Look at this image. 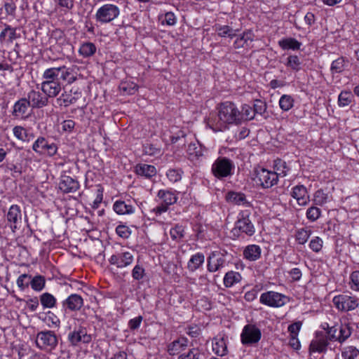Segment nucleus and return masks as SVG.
<instances>
[{
  "instance_id": "1",
  "label": "nucleus",
  "mask_w": 359,
  "mask_h": 359,
  "mask_svg": "<svg viewBox=\"0 0 359 359\" xmlns=\"http://www.w3.org/2000/svg\"><path fill=\"white\" fill-rule=\"evenodd\" d=\"M42 79L41 90L52 99L60 95L63 88L62 81L72 84L77 80V72L73 67H50L43 72Z\"/></svg>"
},
{
  "instance_id": "2",
  "label": "nucleus",
  "mask_w": 359,
  "mask_h": 359,
  "mask_svg": "<svg viewBox=\"0 0 359 359\" xmlns=\"http://www.w3.org/2000/svg\"><path fill=\"white\" fill-rule=\"evenodd\" d=\"M217 117L214 120H210L209 124L211 128L215 131H224L228 128L230 124H239V109L231 102H224L217 108Z\"/></svg>"
},
{
  "instance_id": "3",
  "label": "nucleus",
  "mask_w": 359,
  "mask_h": 359,
  "mask_svg": "<svg viewBox=\"0 0 359 359\" xmlns=\"http://www.w3.org/2000/svg\"><path fill=\"white\" fill-rule=\"evenodd\" d=\"M235 165L232 160L227 157L219 156L212 163L211 172L219 180H222L233 175Z\"/></svg>"
},
{
  "instance_id": "4",
  "label": "nucleus",
  "mask_w": 359,
  "mask_h": 359,
  "mask_svg": "<svg viewBox=\"0 0 359 359\" xmlns=\"http://www.w3.org/2000/svg\"><path fill=\"white\" fill-rule=\"evenodd\" d=\"M250 213L248 210L241 211L238 214V220L231 233L233 236L238 237L241 233L252 236L255 233V228L250 219Z\"/></svg>"
},
{
  "instance_id": "5",
  "label": "nucleus",
  "mask_w": 359,
  "mask_h": 359,
  "mask_svg": "<svg viewBox=\"0 0 359 359\" xmlns=\"http://www.w3.org/2000/svg\"><path fill=\"white\" fill-rule=\"evenodd\" d=\"M179 192L170 189H160L157 193V197L161 201V203L152 210L156 215H161L169 209V207L177 203Z\"/></svg>"
},
{
  "instance_id": "6",
  "label": "nucleus",
  "mask_w": 359,
  "mask_h": 359,
  "mask_svg": "<svg viewBox=\"0 0 359 359\" xmlns=\"http://www.w3.org/2000/svg\"><path fill=\"white\" fill-rule=\"evenodd\" d=\"M254 175L253 180L258 187L262 189L271 188L278 182L276 172H273L264 168H255Z\"/></svg>"
},
{
  "instance_id": "7",
  "label": "nucleus",
  "mask_w": 359,
  "mask_h": 359,
  "mask_svg": "<svg viewBox=\"0 0 359 359\" xmlns=\"http://www.w3.org/2000/svg\"><path fill=\"white\" fill-rule=\"evenodd\" d=\"M229 256L226 250L212 251L207 258V270L210 273H215L225 267L229 261Z\"/></svg>"
},
{
  "instance_id": "8",
  "label": "nucleus",
  "mask_w": 359,
  "mask_h": 359,
  "mask_svg": "<svg viewBox=\"0 0 359 359\" xmlns=\"http://www.w3.org/2000/svg\"><path fill=\"white\" fill-rule=\"evenodd\" d=\"M120 15V8L113 4H105L96 11L95 20L100 24H107L117 18Z\"/></svg>"
},
{
  "instance_id": "9",
  "label": "nucleus",
  "mask_w": 359,
  "mask_h": 359,
  "mask_svg": "<svg viewBox=\"0 0 359 359\" xmlns=\"http://www.w3.org/2000/svg\"><path fill=\"white\" fill-rule=\"evenodd\" d=\"M57 343V337L52 330L41 331L36 335V344L41 350L52 351Z\"/></svg>"
},
{
  "instance_id": "10",
  "label": "nucleus",
  "mask_w": 359,
  "mask_h": 359,
  "mask_svg": "<svg viewBox=\"0 0 359 359\" xmlns=\"http://www.w3.org/2000/svg\"><path fill=\"white\" fill-rule=\"evenodd\" d=\"M332 302L339 311L343 312L353 311L359 305L358 298L345 293L334 296Z\"/></svg>"
},
{
  "instance_id": "11",
  "label": "nucleus",
  "mask_w": 359,
  "mask_h": 359,
  "mask_svg": "<svg viewBox=\"0 0 359 359\" xmlns=\"http://www.w3.org/2000/svg\"><path fill=\"white\" fill-rule=\"evenodd\" d=\"M261 337L262 332L255 324L245 325L241 334V343L245 346H252L257 344Z\"/></svg>"
},
{
  "instance_id": "12",
  "label": "nucleus",
  "mask_w": 359,
  "mask_h": 359,
  "mask_svg": "<svg viewBox=\"0 0 359 359\" xmlns=\"http://www.w3.org/2000/svg\"><path fill=\"white\" fill-rule=\"evenodd\" d=\"M32 149L39 155L46 154L48 156H53L57 152V147L56 144L49 143L48 140L43 136H39L34 142Z\"/></svg>"
},
{
  "instance_id": "13",
  "label": "nucleus",
  "mask_w": 359,
  "mask_h": 359,
  "mask_svg": "<svg viewBox=\"0 0 359 359\" xmlns=\"http://www.w3.org/2000/svg\"><path fill=\"white\" fill-rule=\"evenodd\" d=\"M67 338L73 346H78L81 344H89L92 341L91 334H88L86 327L81 325L75 327L74 330L68 334Z\"/></svg>"
},
{
  "instance_id": "14",
  "label": "nucleus",
  "mask_w": 359,
  "mask_h": 359,
  "mask_svg": "<svg viewBox=\"0 0 359 359\" xmlns=\"http://www.w3.org/2000/svg\"><path fill=\"white\" fill-rule=\"evenodd\" d=\"M286 299L287 297L281 293L267 291L260 295L259 302L269 307L278 308L285 304Z\"/></svg>"
},
{
  "instance_id": "15",
  "label": "nucleus",
  "mask_w": 359,
  "mask_h": 359,
  "mask_svg": "<svg viewBox=\"0 0 359 359\" xmlns=\"http://www.w3.org/2000/svg\"><path fill=\"white\" fill-rule=\"evenodd\" d=\"M83 297L78 294H71L62 303V310L65 313L79 311L83 306Z\"/></svg>"
},
{
  "instance_id": "16",
  "label": "nucleus",
  "mask_w": 359,
  "mask_h": 359,
  "mask_svg": "<svg viewBox=\"0 0 359 359\" xmlns=\"http://www.w3.org/2000/svg\"><path fill=\"white\" fill-rule=\"evenodd\" d=\"M329 341L327 335L323 332H316L315 337L309 345V353H325L327 350Z\"/></svg>"
},
{
  "instance_id": "17",
  "label": "nucleus",
  "mask_w": 359,
  "mask_h": 359,
  "mask_svg": "<svg viewBox=\"0 0 359 359\" xmlns=\"http://www.w3.org/2000/svg\"><path fill=\"white\" fill-rule=\"evenodd\" d=\"M27 99L32 109H41L48 105L50 98L42 91L31 90L27 93Z\"/></svg>"
},
{
  "instance_id": "18",
  "label": "nucleus",
  "mask_w": 359,
  "mask_h": 359,
  "mask_svg": "<svg viewBox=\"0 0 359 359\" xmlns=\"http://www.w3.org/2000/svg\"><path fill=\"white\" fill-rule=\"evenodd\" d=\"M29 107H31L30 102L27 97L20 98L15 102L11 114L16 119L25 120L29 116Z\"/></svg>"
},
{
  "instance_id": "19",
  "label": "nucleus",
  "mask_w": 359,
  "mask_h": 359,
  "mask_svg": "<svg viewBox=\"0 0 359 359\" xmlns=\"http://www.w3.org/2000/svg\"><path fill=\"white\" fill-rule=\"evenodd\" d=\"M133 260V255L127 251L112 255L109 259V262L111 265H115L117 268L122 269L131 265Z\"/></svg>"
},
{
  "instance_id": "20",
  "label": "nucleus",
  "mask_w": 359,
  "mask_h": 359,
  "mask_svg": "<svg viewBox=\"0 0 359 359\" xmlns=\"http://www.w3.org/2000/svg\"><path fill=\"white\" fill-rule=\"evenodd\" d=\"M290 196L296 199L298 205L300 206H306L310 202L308 191L305 186L298 184L292 188Z\"/></svg>"
},
{
  "instance_id": "21",
  "label": "nucleus",
  "mask_w": 359,
  "mask_h": 359,
  "mask_svg": "<svg viewBox=\"0 0 359 359\" xmlns=\"http://www.w3.org/2000/svg\"><path fill=\"white\" fill-rule=\"evenodd\" d=\"M188 343L189 339L186 337L181 336L178 337L167 346L168 353L171 356L179 355L182 353V351L187 348Z\"/></svg>"
},
{
  "instance_id": "22",
  "label": "nucleus",
  "mask_w": 359,
  "mask_h": 359,
  "mask_svg": "<svg viewBox=\"0 0 359 359\" xmlns=\"http://www.w3.org/2000/svg\"><path fill=\"white\" fill-rule=\"evenodd\" d=\"M6 217L13 232H15V230L18 228V224L21 223L22 220V213L20 206L18 205H12L8 210Z\"/></svg>"
},
{
  "instance_id": "23",
  "label": "nucleus",
  "mask_w": 359,
  "mask_h": 359,
  "mask_svg": "<svg viewBox=\"0 0 359 359\" xmlns=\"http://www.w3.org/2000/svg\"><path fill=\"white\" fill-rule=\"evenodd\" d=\"M80 187L79 182L70 176L62 175L61 177L59 189L65 194L76 192Z\"/></svg>"
},
{
  "instance_id": "24",
  "label": "nucleus",
  "mask_w": 359,
  "mask_h": 359,
  "mask_svg": "<svg viewBox=\"0 0 359 359\" xmlns=\"http://www.w3.org/2000/svg\"><path fill=\"white\" fill-rule=\"evenodd\" d=\"M226 200L227 202L237 205H245L250 207V202L248 201L246 196L242 192L229 191L226 194Z\"/></svg>"
},
{
  "instance_id": "25",
  "label": "nucleus",
  "mask_w": 359,
  "mask_h": 359,
  "mask_svg": "<svg viewBox=\"0 0 359 359\" xmlns=\"http://www.w3.org/2000/svg\"><path fill=\"white\" fill-rule=\"evenodd\" d=\"M113 209L118 215H131L135 212V208L130 201L118 200L113 205Z\"/></svg>"
},
{
  "instance_id": "26",
  "label": "nucleus",
  "mask_w": 359,
  "mask_h": 359,
  "mask_svg": "<svg viewBox=\"0 0 359 359\" xmlns=\"http://www.w3.org/2000/svg\"><path fill=\"white\" fill-rule=\"evenodd\" d=\"M135 173L140 176L150 179L156 175V169L152 165L139 163L135 168Z\"/></svg>"
},
{
  "instance_id": "27",
  "label": "nucleus",
  "mask_w": 359,
  "mask_h": 359,
  "mask_svg": "<svg viewBox=\"0 0 359 359\" xmlns=\"http://www.w3.org/2000/svg\"><path fill=\"white\" fill-rule=\"evenodd\" d=\"M205 262V255L202 252L193 255L187 263V269L190 272H194L203 266Z\"/></svg>"
},
{
  "instance_id": "28",
  "label": "nucleus",
  "mask_w": 359,
  "mask_h": 359,
  "mask_svg": "<svg viewBox=\"0 0 359 359\" xmlns=\"http://www.w3.org/2000/svg\"><path fill=\"white\" fill-rule=\"evenodd\" d=\"M348 60L343 56L339 57L333 60L330 66V72L332 75L342 73L348 67Z\"/></svg>"
},
{
  "instance_id": "29",
  "label": "nucleus",
  "mask_w": 359,
  "mask_h": 359,
  "mask_svg": "<svg viewBox=\"0 0 359 359\" xmlns=\"http://www.w3.org/2000/svg\"><path fill=\"white\" fill-rule=\"evenodd\" d=\"M302 43L294 38H283L278 41V46L283 50H298L301 48Z\"/></svg>"
},
{
  "instance_id": "30",
  "label": "nucleus",
  "mask_w": 359,
  "mask_h": 359,
  "mask_svg": "<svg viewBox=\"0 0 359 359\" xmlns=\"http://www.w3.org/2000/svg\"><path fill=\"white\" fill-rule=\"evenodd\" d=\"M261 248L257 245H249L243 250V257L249 261H256L261 257Z\"/></svg>"
},
{
  "instance_id": "31",
  "label": "nucleus",
  "mask_w": 359,
  "mask_h": 359,
  "mask_svg": "<svg viewBox=\"0 0 359 359\" xmlns=\"http://www.w3.org/2000/svg\"><path fill=\"white\" fill-rule=\"evenodd\" d=\"M242 280V276L240 273L229 271L226 272L224 276L223 283L226 287H231L234 285L239 283Z\"/></svg>"
},
{
  "instance_id": "32",
  "label": "nucleus",
  "mask_w": 359,
  "mask_h": 359,
  "mask_svg": "<svg viewBox=\"0 0 359 359\" xmlns=\"http://www.w3.org/2000/svg\"><path fill=\"white\" fill-rule=\"evenodd\" d=\"M13 135L22 142H29L34 138V134L29 133L27 130L21 126H15L13 128Z\"/></svg>"
},
{
  "instance_id": "33",
  "label": "nucleus",
  "mask_w": 359,
  "mask_h": 359,
  "mask_svg": "<svg viewBox=\"0 0 359 359\" xmlns=\"http://www.w3.org/2000/svg\"><path fill=\"white\" fill-rule=\"evenodd\" d=\"M212 351L219 356H224L227 354V346L224 337L214 339Z\"/></svg>"
},
{
  "instance_id": "34",
  "label": "nucleus",
  "mask_w": 359,
  "mask_h": 359,
  "mask_svg": "<svg viewBox=\"0 0 359 359\" xmlns=\"http://www.w3.org/2000/svg\"><path fill=\"white\" fill-rule=\"evenodd\" d=\"M97 50L95 45L92 42H83L79 49V53L84 58L93 56Z\"/></svg>"
},
{
  "instance_id": "35",
  "label": "nucleus",
  "mask_w": 359,
  "mask_h": 359,
  "mask_svg": "<svg viewBox=\"0 0 359 359\" xmlns=\"http://www.w3.org/2000/svg\"><path fill=\"white\" fill-rule=\"evenodd\" d=\"M40 302L44 309H53L57 304L56 298L49 292H44L40 295Z\"/></svg>"
},
{
  "instance_id": "36",
  "label": "nucleus",
  "mask_w": 359,
  "mask_h": 359,
  "mask_svg": "<svg viewBox=\"0 0 359 359\" xmlns=\"http://www.w3.org/2000/svg\"><path fill=\"white\" fill-rule=\"evenodd\" d=\"M77 98L72 96L71 93L63 91L61 95L56 99L57 104L59 106H64L65 107L76 103Z\"/></svg>"
},
{
  "instance_id": "37",
  "label": "nucleus",
  "mask_w": 359,
  "mask_h": 359,
  "mask_svg": "<svg viewBox=\"0 0 359 359\" xmlns=\"http://www.w3.org/2000/svg\"><path fill=\"white\" fill-rule=\"evenodd\" d=\"M255 116L253 107L248 104H243L241 107V110H239V123H241L243 121L252 120Z\"/></svg>"
},
{
  "instance_id": "38",
  "label": "nucleus",
  "mask_w": 359,
  "mask_h": 359,
  "mask_svg": "<svg viewBox=\"0 0 359 359\" xmlns=\"http://www.w3.org/2000/svg\"><path fill=\"white\" fill-rule=\"evenodd\" d=\"M215 30L217 32V34L221 37H229L233 39L236 36V30L233 29L229 25H216Z\"/></svg>"
},
{
  "instance_id": "39",
  "label": "nucleus",
  "mask_w": 359,
  "mask_h": 359,
  "mask_svg": "<svg viewBox=\"0 0 359 359\" xmlns=\"http://www.w3.org/2000/svg\"><path fill=\"white\" fill-rule=\"evenodd\" d=\"M201 351L198 347L189 348L187 351L180 353L177 359H201Z\"/></svg>"
},
{
  "instance_id": "40",
  "label": "nucleus",
  "mask_w": 359,
  "mask_h": 359,
  "mask_svg": "<svg viewBox=\"0 0 359 359\" xmlns=\"http://www.w3.org/2000/svg\"><path fill=\"white\" fill-rule=\"evenodd\" d=\"M185 234V228L182 224H176L170 230V235L172 240L180 241L184 238Z\"/></svg>"
},
{
  "instance_id": "41",
  "label": "nucleus",
  "mask_w": 359,
  "mask_h": 359,
  "mask_svg": "<svg viewBox=\"0 0 359 359\" xmlns=\"http://www.w3.org/2000/svg\"><path fill=\"white\" fill-rule=\"evenodd\" d=\"M29 285H31L32 290L36 292H40L45 287L46 279L43 276H35L32 278L31 281L29 282Z\"/></svg>"
},
{
  "instance_id": "42",
  "label": "nucleus",
  "mask_w": 359,
  "mask_h": 359,
  "mask_svg": "<svg viewBox=\"0 0 359 359\" xmlns=\"http://www.w3.org/2000/svg\"><path fill=\"white\" fill-rule=\"evenodd\" d=\"M183 170L181 168H170L166 172V177L172 183H176L182 180Z\"/></svg>"
},
{
  "instance_id": "43",
  "label": "nucleus",
  "mask_w": 359,
  "mask_h": 359,
  "mask_svg": "<svg viewBox=\"0 0 359 359\" xmlns=\"http://www.w3.org/2000/svg\"><path fill=\"white\" fill-rule=\"evenodd\" d=\"M274 169L276 170L275 172H276L278 178L279 177H283L286 176L290 170L286 162L280 159H278L275 161Z\"/></svg>"
},
{
  "instance_id": "44",
  "label": "nucleus",
  "mask_w": 359,
  "mask_h": 359,
  "mask_svg": "<svg viewBox=\"0 0 359 359\" xmlns=\"http://www.w3.org/2000/svg\"><path fill=\"white\" fill-rule=\"evenodd\" d=\"M323 328L326 330L327 337L328 341H338V334H339V326L334 325L330 327L327 323L322 325Z\"/></svg>"
},
{
  "instance_id": "45",
  "label": "nucleus",
  "mask_w": 359,
  "mask_h": 359,
  "mask_svg": "<svg viewBox=\"0 0 359 359\" xmlns=\"http://www.w3.org/2000/svg\"><path fill=\"white\" fill-rule=\"evenodd\" d=\"M294 102L291 95H283L279 100V106L283 111H287L292 108Z\"/></svg>"
},
{
  "instance_id": "46",
  "label": "nucleus",
  "mask_w": 359,
  "mask_h": 359,
  "mask_svg": "<svg viewBox=\"0 0 359 359\" xmlns=\"http://www.w3.org/2000/svg\"><path fill=\"white\" fill-rule=\"evenodd\" d=\"M311 234L310 229L302 228L296 231L295 239L300 245L305 244Z\"/></svg>"
},
{
  "instance_id": "47",
  "label": "nucleus",
  "mask_w": 359,
  "mask_h": 359,
  "mask_svg": "<svg viewBox=\"0 0 359 359\" xmlns=\"http://www.w3.org/2000/svg\"><path fill=\"white\" fill-rule=\"evenodd\" d=\"M351 334V328L348 324H341L339 326L338 341L343 343Z\"/></svg>"
},
{
  "instance_id": "48",
  "label": "nucleus",
  "mask_w": 359,
  "mask_h": 359,
  "mask_svg": "<svg viewBox=\"0 0 359 359\" xmlns=\"http://www.w3.org/2000/svg\"><path fill=\"white\" fill-rule=\"evenodd\" d=\"M353 95L350 91L344 90L340 93L338 97V104L344 107L351 103Z\"/></svg>"
},
{
  "instance_id": "49",
  "label": "nucleus",
  "mask_w": 359,
  "mask_h": 359,
  "mask_svg": "<svg viewBox=\"0 0 359 359\" xmlns=\"http://www.w3.org/2000/svg\"><path fill=\"white\" fill-rule=\"evenodd\" d=\"M301 64L300 59L297 55H291L287 57L285 65L294 72H299L301 69Z\"/></svg>"
},
{
  "instance_id": "50",
  "label": "nucleus",
  "mask_w": 359,
  "mask_h": 359,
  "mask_svg": "<svg viewBox=\"0 0 359 359\" xmlns=\"http://www.w3.org/2000/svg\"><path fill=\"white\" fill-rule=\"evenodd\" d=\"M341 356L344 359H359V351L354 346H347L343 349Z\"/></svg>"
},
{
  "instance_id": "51",
  "label": "nucleus",
  "mask_w": 359,
  "mask_h": 359,
  "mask_svg": "<svg viewBox=\"0 0 359 359\" xmlns=\"http://www.w3.org/2000/svg\"><path fill=\"white\" fill-rule=\"evenodd\" d=\"M328 195L323 189L317 190L313 195V203L315 205L322 206L327 202Z\"/></svg>"
},
{
  "instance_id": "52",
  "label": "nucleus",
  "mask_w": 359,
  "mask_h": 359,
  "mask_svg": "<svg viewBox=\"0 0 359 359\" xmlns=\"http://www.w3.org/2000/svg\"><path fill=\"white\" fill-rule=\"evenodd\" d=\"M321 215V210L316 206H311L306 210V216L310 222H316Z\"/></svg>"
},
{
  "instance_id": "53",
  "label": "nucleus",
  "mask_w": 359,
  "mask_h": 359,
  "mask_svg": "<svg viewBox=\"0 0 359 359\" xmlns=\"http://www.w3.org/2000/svg\"><path fill=\"white\" fill-rule=\"evenodd\" d=\"M120 89L128 95H133L137 91L138 86L133 82L126 81L121 83Z\"/></svg>"
},
{
  "instance_id": "54",
  "label": "nucleus",
  "mask_w": 359,
  "mask_h": 359,
  "mask_svg": "<svg viewBox=\"0 0 359 359\" xmlns=\"http://www.w3.org/2000/svg\"><path fill=\"white\" fill-rule=\"evenodd\" d=\"M188 154L196 158L203 156V151L201 146H197L196 144H190L187 149Z\"/></svg>"
},
{
  "instance_id": "55",
  "label": "nucleus",
  "mask_w": 359,
  "mask_h": 359,
  "mask_svg": "<svg viewBox=\"0 0 359 359\" xmlns=\"http://www.w3.org/2000/svg\"><path fill=\"white\" fill-rule=\"evenodd\" d=\"M253 110L255 115H263L266 111L267 106L265 102L261 100H256L253 104Z\"/></svg>"
},
{
  "instance_id": "56",
  "label": "nucleus",
  "mask_w": 359,
  "mask_h": 359,
  "mask_svg": "<svg viewBox=\"0 0 359 359\" xmlns=\"http://www.w3.org/2000/svg\"><path fill=\"white\" fill-rule=\"evenodd\" d=\"M145 276V269L142 265L136 264L132 270V277L135 280H142Z\"/></svg>"
},
{
  "instance_id": "57",
  "label": "nucleus",
  "mask_w": 359,
  "mask_h": 359,
  "mask_svg": "<svg viewBox=\"0 0 359 359\" xmlns=\"http://www.w3.org/2000/svg\"><path fill=\"white\" fill-rule=\"evenodd\" d=\"M143 151L146 155L155 156L161 154V149L154 144L147 143L143 145Z\"/></svg>"
},
{
  "instance_id": "58",
  "label": "nucleus",
  "mask_w": 359,
  "mask_h": 359,
  "mask_svg": "<svg viewBox=\"0 0 359 359\" xmlns=\"http://www.w3.org/2000/svg\"><path fill=\"white\" fill-rule=\"evenodd\" d=\"M32 276L27 273L20 275L17 279V285L20 287V290L23 291L25 288L29 285V282L27 281V279H31Z\"/></svg>"
},
{
  "instance_id": "59",
  "label": "nucleus",
  "mask_w": 359,
  "mask_h": 359,
  "mask_svg": "<svg viewBox=\"0 0 359 359\" xmlns=\"http://www.w3.org/2000/svg\"><path fill=\"white\" fill-rule=\"evenodd\" d=\"M162 24H166L168 26L175 25L177 22L175 15L172 12H167L161 17Z\"/></svg>"
},
{
  "instance_id": "60",
  "label": "nucleus",
  "mask_w": 359,
  "mask_h": 359,
  "mask_svg": "<svg viewBox=\"0 0 359 359\" xmlns=\"http://www.w3.org/2000/svg\"><path fill=\"white\" fill-rule=\"evenodd\" d=\"M116 233L123 238H128L131 234L130 228L123 224H119L116 228Z\"/></svg>"
},
{
  "instance_id": "61",
  "label": "nucleus",
  "mask_w": 359,
  "mask_h": 359,
  "mask_svg": "<svg viewBox=\"0 0 359 359\" xmlns=\"http://www.w3.org/2000/svg\"><path fill=\"white\" fill-rule=\"evenodd\" d=\"M323 240L316 236L313 238L309 243V248L315 252H318L321 250L323 248Z\"/></svg>"
},
{
  "instance_id": "62",
  "label": "nucleus",
  "mask_w": 359,
  "mask_h": 359,
  "mask_svg": "<svg viewBox=\"0 0 359 359\" xmlns=\"http://www.w3.org/2000/svg\"><path fill=\"white\" fill-rule=\"evenodd\" d=\"M142 320L143 317L142 316L130 319L128 321V327L132 331L137 330L140 327Z\"/></svg>"
},
{
  "instance_id": "63",
  "label": "nucleus",
  "mask_w": 359,
  "mask_h": 359,
  "mask_svg": "<svg viewBox=\"0 0 359 359\" xmlns=\"http://www.w3.org/2000/svg\"><path fill=\"white\" fill-rule=\"evenodd\" d=\"M350 278L351 289L359 291V271H353L351 274Z\"/></svg>"
},
{
  "instance_id": "64",
  "label": "nucleus",
  "mask_w": 359,
  "mask_h": 359,
  "mask_svg": "<svg viewBox=\"0 0 359 359\" xmlns=\"http://www.w3.org/2000/svg\"><path fill=\"white\" fill-rule=\"evenodd\" d=\"M186 333L191 337L196 338L201 334V328L196 325H189L186 327Z\"/></svg>"
}]
</instances>
